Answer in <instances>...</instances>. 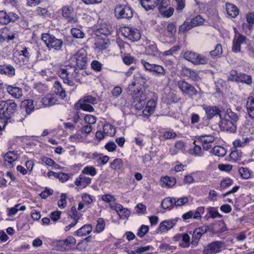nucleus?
Returning <instances> with one entry per match:
<instances>
[{
	"label": "nucleus",
	"mask_w": 254,
	"mask_h": 254,
	"mask_svg": "<svg viewBox=\"0 0 254 254\" xmlns=\"http://www.w3.org/2000/svg\"><path fill=\"white\" fill-rule=\"evenodd\" d=\"M17 105L11 100L2 101L0 103V120L6 123L16 111Z\"/></svg>",
	"instance_id": "nucleus-1"
},
{
	"label": "nucleus",
	"mask_w": 254,
	"mask_h": 254,
	"mask_svg": "<svg viewBox=\"0 0 254 254\" xmlns=\"http://www.w3.org/2000/svg\"><path fill=\"white\" fill-rule=\"evenodd\" d=\"M41 39L49 50L59 51L62 50L63 46V40L57 38L53 34L49 33H43L41 35Z\"/></svg>",
	"instance_id": "nucleus-2"
},
{
	"label": "nucleus",
	"mask_w": 254,
	"mask_h": 254,
	"mask_svg": "<svg viewBox=\"0 0 254 254\" xmlns=\"http://www.w3.org/2000/svg\"><path fill=\"white\" fill-rule=\"evenodd\" d=\"M225 244L223 241H216L205 246L202 251L203 254H216L225 249Z\"/></svg>",
	"instance_id": "nucleus-3"
},
{
	"label": "nucleus",
	"mask_w": 254,
	"mask_h": 254,
	"mask_svg": "<svg viewBox=\"0 0 254 254\" xmlns=\"http://www.w3.org/2000/svg\"><path fill=\"white\" fill-rule=\"evenodd\" d=\"M115 15L117 19H130L133 16V10L126 5H118L115 8Z\"/></svg>",
	"instance_id": "nucleus-4"
},
{
	"label": "nucleus",
	"mask_w": 254,
	"mask_h": 254,
	"mask_svg": "<svg viewBox=\"0 0 254 254\" xmlns=\"http://www.w3.org/2000/svg\"><path fill=\"white\" fill-rule=\"evenodd\" d=\"M178 86L184 95H188L192 98L197 94V91L191 84L184 80H180L177 83Z\"/></svg>",
	"instance_id": "nucleus-5"
},
{
	"label": "nucleus",
	"mask_w": 254,
	"mask_h": 254,
	"mask_svg": "<svg viewBox=\"0 0 254 254\" xmlns=\"http://www.w3.org/2000/svg\"><path fill=\"white\" fill-rule=\"evenodd\" d=\"M76 62V67L79 69H85L87 66V57L84 50H79L72 57Z\"/></svg>",
	"instance_id": "nucleus-6"
},
{
	"label": "nucleus",
	"mask_w": 254,
	"mask_h": 254,
	"mask_svg": "<svg viewBox=\"0 0 254 254\" xmlns=\"http://www.w3.org/2000/svg\"><path fill=\"white\" fill-rule=\"evenodd\" d=\"M18 13L14 12H6L5 11H0V23L6 25L11 22H15L19 19Z\"/></svg>",
	"instance_id": "nucleus-7"
},
{
	"label": "nucleus",
	"mask_w": 254,
	"mask_h": 254,
	"mask_svg": "<svg viewBox=\"0 0 254 254\" xmlns=\"http://www.w3.org/2000/svg\"><path fill=\"white\" fill-rule=\"evenodd\" d=\"M122 33L125 37L132 42L138 41L141 37L140 33L137 29L126 27L122 29Z\"/></svg>",
	"instance_id": "nucleus-8"
},
{
	"label": "nucleus",
	"mask_w": 254,
	"mask_h": 254,
	"mask_svg": "<svg viewBox=\"0 0 254 254\" xmlns=\"http://www.w3.org/2000/svg\"><path fill=\"white\" fill-rule=\"evenodd\" d=\"M72 69L71 68L66 67L65 68H61L59 72V75L60 77L63 80L64 83H66L67 85L72 86H74L75 83H74L73 78L71 75Z\"/></svg>",
	"instance_id": "nucleus-9"
},
{
	"label": "nucleus",
	"mask_w": 254,
	"mask_h": 254,
	"mask_svg": "<svg viewBox=\"0 0 254 254\" xmlns=\"http://www.w3.org/2000/svg\"><path fill=\"white\" fill-rule=\"evenodd\" d=\"M221 121L219 122V126L222 130L235 132L236 130V127L235 123L230 120L224 118L222 114H219Z\"/></svg>",
	"instance_id": "nucleus-10"
},
{
	"label": "nucleus",
	"mask_w": 254,
	"mask_h": 254,
	"mask_svg": "<svg viewBox=\"0 0 254 254\" xmlns=\"http://www.w3.org/2000/svg\"><path fill=\"white\" fill-rule=\"evenodd\" d=\"M177 219L164 220L160 223L159 227L156 230L157 233H163L172 229L176 224Z\"/></svg>",
	"instance_id": "nucleus-11"
},
{
	"label": "nucleus",
	"mask_w": 254,
	"mask_h": 254,
	"mask_svg": "<svg viewBox=\"0 0 254 254\" xmlns=\"http://www.w3.org/2000/svg\"><path fill=\"white\" fill-rule=\"evenodd\" d=\"M111 207L116 211L121 219H127L130 215V211L127 208H124L123 205L120 204H116L114 206H111Z\"/></svg>",
	"instance_id": "nucleus-12"
},
{
	"label": "nucleus",
	"mask_w": 254,
	"mask_h": 254,
	"mask_svg": "<svg viewBox=\"0 0 254 254\" xmlns=\"http://www.w3.org/2000/svg\"><path fill=\"white\" fill-rule=\"evenodd\" d=\"M169 4V0H162L161 2L158 7L160 12L166 17H170L174 13V9L173 7H169L168 9H165V8Z\"/></svg>",
	"instance_id": "nucleus-13"
},
{
	"label": "nucleus",
	"mask_w": 254,
	"mask_h": 254,
	"mask_svg": "<svg viewBox=\"0 0 254 254\" xmlns=\"http://www.w3.org/2000/svg\"><path fill=\"white\" fill-rule=\"evenodd\" d=\"M246 43V38L240 34L238 37L235 36L233 39L232 51L238 53L241 51V45Z\"/></svg>",
	"instance_id": "nucleus-14"
},
{
	"label": "nucleus",
	"mask_w": 254,
	"mask_h": 254,
	"mask_svg": "<svg viewBox=\"0 0 254 254\" xmlns=\"http://www.w3.org/2000/svg\"><path fill=\"white\" fill-rule=\"evenodd\" d=\"M15 38V34L5 27L0 29V42L9 41Z\"/></svg>",
	"instance_id": "nucleus-15"
},
{
	"label": "nucleus",
	"mask_w": 254,
	"mask_h": 254,
	"mask_svg": "<svg viewBox=\"0 0 254 254\" xmlns=\"http://www.w3.org/2000/svg\"><path fill=\"white\" fill-rule=\"evenodd\" d=\"M17 155L14 151H9L4 156L5 165L10 168L13 167V163L17 159Z\"/></svg>",
	"instance_id": "nucleus-16"
},
{
	"label": "nucleus",
	"mask_w": 254,
	"mask_h": 254,
	"mask_svg": "<svg viewBox=\"0 0 254 254\" xmlns=\"http://www.w3.org/2000/svg\"><path fill=\"white\" fill-rule=\"evenodd\" d=\"M162 0H140V3L145 10L152 9L155 7H159Z\"/></svg>",
	"instance_id": "nucleus-17"
},
{
	"label": "nucleus",
	"mask_w": 254,
	"mask_h": 254,
	"mask_svg": "<svg viewBox=\"0 0 254 254\" xmlns=\"http://www.w3.org/2000/svg\"><path fill=\"white\" fill-rule=\"evenodd\" d=\"M91 178L84 176L83 175H80L76 179L74 183L77 187L85 188L91 183Z\"/></svg>",
	"instance_id": "nucleus-18"
},
{
	"label": "nucleus",
	"mask_w": 254,
	"mask_h": 254,
	"mask_svg": "<svg viewBox=\"0 0 254 254\" xmlns=\"http://www.w3.org/2000/svg\"><path fill=\"white\" fill-rule=\"evenodd\" d=\"M156 106V101L155 99H151L147 103L145 108L143 110L142 113L144 116H150L154 111Z\"/></svg>",
	"instance_id": "nucleus-19"
},
{
	"label": "nucleus",
	"mask_w": 254,
	"mask_h": 254,
	"mask_svg": "<svg viewBox=\"0 0 254 254\" xmlns=\"http://www.w3.org/2000/svg\"><path fill=\"white\" fill-rule=\"evenodd\" d=\"M58 100L52 94H47L41 99V102L45 107H49L56 104Z\"/></svg>",
	"instance_id": "nucleus-20"
},
{
	"label": "nucleus",
	"mask_w": 254,
	"mask_h": 254,
	"mask_svg": "<svg viewBox=\"0 0 254 254\" xmlns=\"http://www.w3.org/2000/svg\"><path fill=\"white\" fill-rule=\"evenodd\" d=\"M0 73L5 74L9 77H12L15 74L14 67L10 64H4L0 67Z\"/></svg>",
	"instance_id": "nucleus-21"
},
{
	"label": "nucleus",
	"mask_w": 254,
	"mask_h": 254,
	"mask_svg": "<svg viewBox=\"0 0 254 254\" xmlns=\"http://www.w3.org/2000/svg\"><path fill=\"white\" fill-rule=\"evenodd\" d=\"M176 183V179L174 177L166 176L161 179V186L163 188H171Z\"/></svg>",
	"instance_id": "nucleus-22"
},
{
	"label": "nucleus",
	"mask_w": 254,
	"mask_h": 254,
	"mask_svg": "<svg viewBox=\"0 0 254 254\" xmlns=\"http://www.w3.org/2000/svg\"><path fill=\"white\" fill-rule=\"evenodd\" d=\"M110 44L109 40L108 38H98L95 43L96 49L99 50H103L108 48Z\"/></svg>",
	"instance_id": "nucleus-23"
},
{
	"label": "nucleus",
	"mask_w": 254,
	"mask_h": 254,
	"mask_svg": "<svg viewBox=\"0 0 254 254\" xmlns=\"http://www.w3.org/2000/svg\"><path fill=\"white\" fill-rule=\"evenodd\" d=\"M92 230V228L91 225H84L75 232L74 235L78 237H84L89 234Z\"/></svg>",
	"instance_id": "nucleus-24"
},
{
	"label": "nucleus",
	"mask_w": 254,
	"mask_h": 254,
	"mask_svg": "<svg viewBox=\"0 0 254 254\" xmlns=\"http://www.w3.org/2000/svg\"><path fill=\"white\" fill-rule=\"evenodd\" d=\"M226 10L228 15L232 17H236L239 14L238 8L232 3H226Z\"/></svg>",
	"instance_id": "nucleus-25"
},
{
	"label": "nucleus",
	"mask_w": 254,
	"mask_h": 254,
	"mask_svg": "<svg viewBox=\"0 0 254 254\" xmlns=\"http://www.w3.org/2000/svg\"><path fill=\"white\" fill-rule=\"evenodd\" d=\"M63 16L67 19L70 23H75L76 21L75 18L70 15L73 11V8L70 6H65L63 7Z\"/></svg>",
	"instance_id": "nucleus-26"
},
{
	"label": "nucleus",
	"mask_w": 254,
	"mask_h": 254,
	"mask_svg": "<svg viewBox=\"0 0 254 254\" xmlns=\"http://www.w3.org/2000/svg\"><path fill=\"white\" fill-rule=\"evenodd\" d=\"M34 101L32 99H27L21 103V107L24 108L27 114H30L35 109Z\"/></svg>",
	"instance_id": "nucleus-27"
},
{
	"label": "nucleus",
	"mask_w": 254,
	"mask_h": 254,
	"mask_svg": "<svg viewBox=\"0 0 254 254\" xmlns=\"http://www.w3.org/2000/svg\"><path fill=\"white\" fill-rule=\"evenodd\" d=\"M6 90L9 94L15 98H20L22 96V90L18 87L9 85L7 87Z\"/></svg>",
	"instance_id": "nucleus-28"
},
{
	"label": "nucleus",
	"mask_w": 254,
	"mask_h": 254,
	"mask_svg": "<svg viewBox=\"0 0 254 254\" xmlns=\"http://www.w3.org/2000/svg\"><path fill=\"white\" fill-rule=\"evenodd\" d=\"M151 73L155 76L162 77L166 75L167 70L163 66L160 64H154Z\"/></svg>",
	"instance_id": "nucleus-29"
},
{
	"label": "nucleus",
	"mask_w": 254,
	"mask_h": 254,
	"mask_svg": "<svg viewBox=\"0 0 254 254\" xmlns=\"http://www.w3.org/2000/svg\"><path fill=\"white\" fill-rule=\"evenodd\" d=\"M247 112L251 118H254V97H250L248 98L246 103Z\"/></svg>",
	"instance_id": "nucleus-30"
},
{
	"label": "nucleus",
	"mask_w": 254,
	"mask_h": 254,
	"mask_svg": "<svg viewBox=\"0 0 254 254\" xmlns=\"http://www.w3.org/2000/svg\"><path fill=\"white\" fill-rule=\"evenodd\" d=\"M203 109L205 111L208 119H211L215 115L220 114L219 113V109L216 106H209L204 107Z\"/></svg>",
	"instance_id": "nucleus-31"
},
{
	"label": "nucleus",
	"mask_w": 254,
	"mask_h": 254,
	"mask_svg": "<svg viewBox=\"0 0 254 254\" xmlns=\"http://www.w3.org/2000/svg\"><path fill=\"white\" fill-rule=\"evenodd\" d=\"M82 214L78 212L75 206H72L70 210L68 213V217L72 219L74 222L77 224L78 220L82 217Z\"/></svg>",
	"instance_id": "nucleus-32"
},
{
	"label": "nucleus",
	"mask_w": 254,
	"mask_h": 254,
	"mask_svg": "<svg viewBox=\"0 0 254 254\" xmlns=\"http://www.w3.org/2000/svg\"><path fill=\"white\" fill-rule=\"evenodd\" d=\"M252 77L250 75L240 72L238 83H242L248 85H250L252 84Z\"/></svg>",
	"instance_id": "nucleus-33"
},
{
	"label": "nucleus",
	"mask_w": 254,
	"mask_h": 254,
	"mask_svg": "<svg viewBox=\"0 0 254 254\" xmlns=\"http://www.w3.org/2000/svg\"><path fill=\"white\" fill-rule=\"evenodd\" d=\"M147 82L146 79L142 75L138 74L134 75L133 80L131 83L132 86H135L136 85L144 86Z\"/></svg>",
	"instance_id": "nucleus-34"
},
{
	"label": "nucleus",
	"mask_w": 254,
	"mask_h": 254,
	"mask_svg": "<svg viewBox=\"0 0 254 254\" xmlns=\"http://www.w3.org/2000/svg\"><path fill=\"white\" fill-rule=\"evenodd\" d=\"M133 104L136 110H140L143 108L145 101L142 97L136 96L134 99Z\"/></svg>",
	"instance_id": "nucleus-35"
},
{
	"label": "nucleus",
	"mask_w": 254,
	"mask_h": 254,
	"mask_svg": "<svg viewBox=\"0 0 254 254\" xmlns=\"http://www.w3.org/2000/svg\"><path fill=\"white\" fill-rule=\"evenodd\" d=\"M81 69H78L77 67H75L72 69L71 75L73 78L74 83L75 82H80V79L84 76L83 71H81Z\"/></svg>",
	"instance_id": "nucleus-36"
},
{
	"label": "nucleus",
	"mask_w": 254,
	"mask_h": 254,
	"mask_svg": "<svg viewBox=\"0 0 254 254\" xmlns=\"http://www.w3.org/2000/svg\"><path fill=\"white\" fill-rule=\"evenodd\" d=\"M146 52L149 55L157 56L158 54V50L156 45L153 43H150L146 47Z\"/></svg>",
	"instance_id": "nucleus-37"
},
{
	"label": "nucleus",
	"mask_w": 254,
	"mask_h": 254,
	"mask_svg": "<svg viewBox=\"0 0 254 254\" xmlns=\"http://www.w3.org/2000/svg\"><path fill=\"white\" fill-rule=\"evenodd\" d=\"M54 87L55 89V92L58 94L62 99H64L65 97L66 94L64 89L62 87L61 83L58 81H56L54 84Z\"/></svg>",
	"instance_id": "nucleus-38"
},
{
	"label": "nucleus",
	"mask_w": 254,
	"mask_h": 254,
	"mask_svg": "<svg viewBox=\"0 0 254 254\" xmlns=\"http://www.w3.org/2000/svg\"><path fill=\"white\" fill-rule=\"evenodd\" d=\"M193 28L190 20L187 19L183 24L179 27V33H185L191 28Z\"/></svg>",
	"instance_id": "nucleus-39"
},
{
	"label": "nucleus",
	"mask_w": 254,
	"mask_h": 254,
	"mask_svg": "<svg viewBox=\"0 0 254 254\" xmlns=\"http://www.w3.org/2000/svg\"><path fill=\"white\" fill-rule=\"evenodd\" d=\"M223 116L230 121H233L234 123L237 122L239 120V117L236 113L232 111L230 109H228L225 113H224Z\"/></svg>",
	"instance_id": "nucleus-40"
},
{
	"label": "nucleus",
	"mask_w": 254,
	"mask_h": 254,
	"mask_svg": "<svg viewBox=\"0 0 254 254\" xmlns=\"http://www.w3.org/2000/svg\"><path fill=\"white\" fill-rule=\"evenodd\" d=\"M208 227L207 226H202L196 229L193 232V238L198 240L203 234L206 233Z\"/></svg>",
	"instance_id": "nucleus-41"
},
{
	"label": "nucleus",
	"mask_w": 254,
	"mask_h": 254,
	"mask_svg": "<svg viewBox=\"0 0 254 254\" xmlns=\"http://www.w3.org/2000/svg\"><path fill=\"white\" fill-rule=\"evenodd\" d=\"M103 130L106 136H114L116 133L115 128L111 125L105 124L103 128Z\"/></svg>",
	"instance_id": "nucleus-42"
},
{
	"label": "nucleus",
	"mask_w": 254,
	"mask_h": 254,
	"mask_svg": "<svg viewBox=\"0 0 254 254\" xmlns=\"http://www.w3.org/2000/svg\"><path fill=\"white\" fill-rule=\"evenodd\" d=\"M208 62V59L204 56L196 53V56L193 64L195 65L205 64Z\"/></svg>",
	"instance_id": "nucleus-43"
},
{
	"label": "nucleus",
	"mask_w": 254,
	"mask_h": 254,
	"mask_svg": "<svg viewBox=\"0 0 254 254\" xmlns=\"http://www.w3.org/2000/svg\"><path fill=\"white\" fill-rule=\"evenodd\" d=\"M240 74V72H239L237 70L232 69L229 72L227 80L230 81L238 83Z\"/></svg>",
	"instance_id": "nucleus-44"
},
{
	"label": "nucleus",
	"mask_w": 254,
	"mask_h": 254,
	"mask_svg": "<svg viewBox=\"0 0 254 254\" xmlns=\"http://www.w3.org/2000/svg\"><path fill=\"white\" fill-rule=\"evenodd\" d=\"M212 153L218 157H223L226 153V150L223 147L216 146L213 148Z\"/></svg>",
	"instance_id": "nucleus-45"
},
{
	"label": "nucleus",
	"mask_w": 254,
	"mask_h": 254,
	"mask_svg": "<svg viewBox=\"0 0 254 254\" xmlns=\"http://www.w3.org/2000/svg\"><path fill=\"white\" fill-rule=\"evenodd\" d=\"M176 27L174 23H168L166 27V30L168 34L167 36L170 38H173L176 34Z\"/></svg>",
	"instance_id": "nucleus-46"
},
{
	"label": "nucleus",
	"mask_w": 254,
	"mask_h": 254,
	"mask_svg": "<svg viewBox=\"0 0 254 254\" xmlns=\"http://www.w3.org/2000/svg\"><path fill=\"white\" fill-rule=\"evenodd\" d=\"M123 167V162L121 159H115L113 162L111 163V168L114 170H121Z\"/></svg>",
	"instance_id": "nucleus-47"
},
{
	"label": "nucleus",
	"mask_w": 254,
	"mask_h": 254,
	"mask_svg": "<svg viewBox=\"0 0 254 254\" xmlns=\"http://www.w3.org/2000/svg\"><path fill=\"white\" fill-rule=\"evenodd\" d=\"M79 102H83L86 104L95 105L97 103V99L91 95H86L79 101Z\"/></svg>",
	"instance_id": "nucleus-48"
},
{
	"label": "nucleus",
	"mask_w": 254,
	"mask_h": 254,
	"mask_svg": "<svg viewBox=\"0 0 254 254\" xmlns=\"http://www.w3.org/2000/svg\"><path fill=\"white\" fill-rule=\"evenodd\" d=\"M60 244L63 246H73L76 243V240L72 236L68 237L66 239L60 241Z\"/></svg>",
	"instance_id": "nucleus-49"
},
{
	"label": "nucleus",
	"mask_w": 254,
	"mask_h": 254,
	"mask_svg": "<svg viewBox=\"0 0 254 254\" xmlns=\"http://www.w3.org/2000/svg\"><path fill=\"white\" fill-rule=\"evenodd\" d=\"M82 174L93 177L97 174V171L93 166H86L82 170Z\"/></svg>",
	"instance_id": "nucleus-50"
},
{
	"label": "nucleus",
	"mask_w": 254,
	"mask_h": 254,
	"mask_svg": "<svg viewBox=\"0 0 254 254\" xmlns=\"http://www.w3.org/2000/svg\"><path fill=\"white\" fill-rule=\"evenodd\" d=\"M196 53L190 51H186L184 53L183 57L187 61L193 64L196 56Z\"/></svg>",
	"instance_id": "nucleus-51"
},
{
	"label": "nucleus",
	"mask_w": 254,
	"mask_h": 254,
	"mask_svg": "<svg viewBox=\"0 0 254 254\" xmlns=\"http://www.w3.org/2000/svg\"><path fill=\"white\" fill-rule=\"evenodd\" d=\"M189 153L190 154L195 157H201L203 154L201 147L196 144H195L192 150L189 151Z\"/></svg>",
	"instance_id": "nucleus-52"
},
{
	"label": "nucleus",
	"mask_w": 254,
	"mask_h": 254,
	"mask_svg": "<svg viewBox=\"0 0 254 254\" xmlns=\"http://www.w3.org/2000/svg\"><path fill=\"white\" fill-rule=\"evenodd\" d=\"M190 21L192 25V26L194 27L202 25L204 22V19L201 16L198 15L193 19H191Z\"/></svg>",
	"instance_id": "nucleus-53"
},
{
	"label": "nucleus",
	"mask_w": 254,
	"mask_h": 254,
	"mask_svg": "<svg viewBox=\"0 0 254 254\" xmlns=\"http://www.w3.org/2000/svg\"><path fill=\"white\" fill-rule=\"evenodd\" d=\"M174 198H172L170 197H166L164 198L161 203L162 207L163 209H167L169 207L173 205L174 204Z\"/></svg>",
	"instance_id": "nucleus-54"
},
{
	"label": "nucleus",
	"mask_w": 254,
	"mask_h": 254,
	"mask_svg": "<svg viewBox=\"0 0 254 254\" xmlns=\"http://www.w3.org/2000/svg\"><path fill=\"white\" fill-rule=\"evenodd\" d=\"M208 213L209 214V216L212 218H221L222 215L220 214L216 208L210 207L208 208Z\"/></svg>",
	"instance_id": "nucleus-55"
},
{
	"label": "nucleus",
	"mask_w": 254,
	"mask_h": 254,
	"mask_svg": "<svg viewBox=\"0 0 254 254\" xmlns=\"http://www.w3.org/2000/svg\"><path fill=\"white\" fill-rule=\"evenodd\" d=\"M223 53L222 46L220 44H217L214 50L211 51L209 54L211 57H216L220 55Z\"/></svg>",
	"instance_id": "nucleus-56"
},
{
	"label": "nucleus",
	"mask_w": 254,
	"mask_h": 254,
	"mask_svg": "<svg viewBox=\"0 0 254 254\" xmlns=\"http://www.w3.org/2000/svg\"><path fill=\"white\" fill-rule=\"evenodd\" d=\"M70 32L72 36L76 38H83L84 37V33L78 28H73Z\"/></svg>",
	"instance_id": "nucleus-57"
},
{
	"label": "nucleus",
	"mask_w": 254,
	"mask_h": 254,
	"mask_svg": "<svg viewBox=\"0 0 254 254\" xmlns=\"http://www.w3.org/2000/svg\"><path fill=\"white\" fill-rule=\"evenodd\" d=\"M214 137L212 135H202L200 136L199 140L202 143L212 144L214 141Z\"/></svg>",
	"instance_id": "nucleus-58"
},
{
	"label": "nucleus",
	"mask_w": 254,
	"mask_h": 254,
	"mask_svg": "<svg viewBox=\"0 0 254 254\" xmlns=\"http://www.w3.org/2000/svg\"><path fill=\"white\" fill-rule=\"evenodd\" d=\"M186 71L187 72L188 76L192 81H196L200 79V77L198 74L195 71L189 68H187Z\"/></svg>",
	"instance_id": "nucleus-59"
},
{
	"label": "nucleus",
	"mask_w": 254,
	"mask_h": 254,
	"mask_svg": "<svg viewBox=\"0 0 254 254\" xmlns=\"http://www.w3.org/2000/svg\"><path fill=\"white\" fill-rule=\"evenodd\" d=\"M239 172L242 178L245 179H248L251 177V173L249 169L247 168L241 167L239 169Z\"/></svg>",
	"instance_id": "nucleus-60"
},
{
	"label": "nucleus",
	"mask_w": 254,
	"mask_h": 254,
	"mask_svg": "<svg viewBox=\"0 0 254 254\" xmlns=\"http://www.w3.org/2000/svg\"><path fill=\"white\" fill-rule=\"evenodd\" d=\"M233 181L229 178H226L222 180L220 183V188L221 190L231 186L233 184Z\"/></svg>",
	"instance_id": "nucleus-61"
},
{
	"label": "nucleus",
	"mask_w": 254,
	"mask_h": 254,
	"mask_svg": "<svg viewBox=\"0 0 254 254\" xmlns=\"http://www.w3.org/2000/svg\"><path fill=\"white\" fill-rule=\"evenodd\" d=\"M105 224L104 219L102 218H99L97 221L96 231L97 233L102 232L105 228Z\"/></svg>",
	"instance_id": "nucleus-62"
},
{
	"label": "nucleus",
	"mask_w": 254,
	"mask_h": 254,
	"mask_svg": "<svg viewBox=\"0 0 254 254\" xmlns=\"http://www.w3.org/2000/svg\"><path fill=\"white\" fill-rule=\"evenodd\" d=\"M242 152H239L237 150L232 151L230 154V158L234 162H236L240 160Z\"/></svg>",
	"instance_id": "nucleus-63"
},
{
	"label": "nucleus",
	"mask_w": 254,
	"mask_h": 254,
	"mask_svg": "<svg viewBox=\"0 0 254 254\" xmlns=\"http://www.w3.org/2000/svg\"><path fill=\"white\" fill-rule=\"evenodd\" d=\"M140 63L145 71L151 73L155 64H150L144 60H141Z\"/></svg>",
	"instance_id": "nucleus-64"
}]
</instances>
